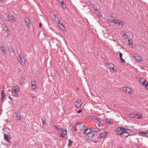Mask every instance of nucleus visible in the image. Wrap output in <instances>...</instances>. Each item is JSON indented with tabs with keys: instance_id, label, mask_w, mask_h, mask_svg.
<instances>
[{
	"instance_id": "32",
	"label": "nucleus",
	"mask_w": 148,
	"mask_h": 148,
	"mask_svg": "<svg viewBox=\"0 0 148 148\" xmlns=\"http://www.w3.org/2000/svg\"><path fill=\"white\" fill-rule=\"evenodd\" d=\"M8 18L10 20H12L13 21H14V18L12 16H8Z\"/></svg>"
},
{
	"instance_id": "39",
	"label": "nucleus",
	"mask_w": 148,
	"mask_h": 148,
	"mask_svg": "<svg viewBox=\"0 0 148 148\" xmlns=\"http://www.w3.org/2000/svg\"><path fill=\"white\" fill-rule=\"evenodd\" d=\"M102 124V123H99L98 124V126H101V125Z\"/></svg>"
},
{
	"instance_id": "38",
	"label": "nucleus",
	"mask_w": 148,
	"mask_h": 148,
	"mask_svg": "<svg viewBox=\"0 0 148 148\" xmlns=\"http://www.w3.org/2000/svg\"><path fill=\"white\" fill-rule=\"evenodd\" d=\"M119 58L122 57V53H121L120 52L119 53Z\"/></svg>"
},
{
	"instance_id": "37",
	"label": "nucleus",
	"mask_w": 148,
	"mask_h": 148,
	"mask_svg": "<svg viewBox=\"0 0 148 148\" xmlns=\"http://www.w3.org/2000/svg\"><path fill=\"white\" fill-rule=\"evenodd\" d=\"M82 111V110H79L78 111H77V112L78 113H81Z\"/></svg>"
},
{
	"instance_id": "24",
	"label": "nucleus",
	"mask_w": 148,
	"mask_h": 148,
	"mask_svg": "<svg viewBox=\"0 0 148 148\" xmlns=\"http://www.w3.org/2000/svg\"><path fill=\"white\" fill-rule=\"evenodd\" d=\"M147 132H143V131H140L139 132V134H141L140 135L143 136L145 137L146 136V134Z\"/></svg>"
},
{
	"instance_id": "12",
	"label": "nucleus",
	"mask_w": 148,
	"mask_h": 148,
	"mask_svg": "<svg viewBox=\"0 0 148 148\" xmlns=\"http://www.w3.org/2000/svg\"><path fill=\"white\" fill-rule=\"evenodd\" d=\"M139 82L141 84L143 85H144V84L146 83L147 81H146L144 79L141 78L139 79Z\"/></svg>"
},
{
	"instance_id": "13",
	"label": "nucleus",
	"mask_w": 148,
	"mask_h": 148,
	"mask_svg": "<svg viewBox=\"0 0 148 148\" xmlns=\"http://www.w3.org/2000/svg\"><path fill=\"white\" fill-rule=\"evenodd\" d=\"M31 86L33 90H35L37 88V86L36 85V83L35 81H32Z\"/></svg>"
},
{
	"instance_id": "2",
	"label": "nucleus",
	"mask_w": 148,
	"mask_h": 148,
	"mask_svg": "<svg viewBox=\"0 0 148 148\" xmlns=\"http://www.w3.org/2000/svg\"><path fill=\"white\" fill-rule=\"evenodd\" d=\"M109 21L116 25H121L123 26L124 24L123 21L120 20H116L112 17H110L109 19Z\"/></svg>"
},
{
	"instance_id": "22",
	"label": "nucleus",
	"mask_w": 148,
	"mask_h": 148,
	"mask_svg": "<svg viewBox=\"0 0 148 148\" xmlns=\"http://www.w3.org/2000/svg\"><path fill=\"white\" fill-rule=\"evenodd\" d=\"M95 13L97 15V16L99 17L100 18L101 17V15H100V14L98 10L97 9H95Z\"/></svg>"
},
{
	"instance_id": "26",
	"label": "nucleus",
	"mask_w": 148,
	"mask_h": 148,
	"mask_svg": "<svg viewBox=\"0 0 148 148\" xmlns=\"http://www.w3.org/2000/svg\"><path fill=\"white\" fill-rule=\"evenodd\" d=\"M106 121L109 123H112L113 122V121L111 119H106Z\"/></svg>"
},
{
	"instance_id": "16",
	"label": "nucleus",
	"mask_w": 148,
	"mask_h": 148,
	"mask_svg": "<svg viewBox=\"0 0 148 148\" xmlns=\"http://www.w3.org/2000/svg\"><path fill=\"white\" fill-rule=\"evenodd\" d=\"M77 126L79 128V129L83 130L84 128V124L79 123L77 125Z\"/></svg>"
},
{
	"instance_id": "46",
	"label": "nucleus",
	"mask_w": 148,
	"mask_h": 148,
	"mask_svg": "<svg viewBox=\"0 0 148 148\" xmlns=\"http://www.w3.org/2000/svg\"><path fill=\"white\" fill-rule=\"evenodd\" d=\"M39 25L40 27H41V23H40L39 24Z\"/></svg>"
},
{
	"instance_id": "23",
	"label": "nucleus",
	"mask_w": 148,
	"mask_h": 148,
	"mask_svg": "<svg viewBox=\"0 0 148 148\" xmlns=\"http://www.w3.org/2000/svg\"><path fill=\"white\" fill-rule=\"evenodd\" d=\"M16 115L17 119L18 120H20L21 119V115L18 112L16 113Z\"/></svg>"
},
{
	"instance_id": "44",
	"label": "nucleus",
	"mask_w": 148,
	"mask_h": 148,
	"mask_svg": "<svg viewBox=\"0 0 148 148\" xmlns=\"http://www.w3.org/2000/svg\"><path fill=\"white\" fill-rule=\"evenodd\" d=\"M58 25L60 27V26H61V25L62 26V25L61 24H60V23H59V24H58Z\"/></svg>"
},
{
	"instance_id": "34",
	"label": "nucleus",
	"mask_w": 148,
	"mask_h": 148,
	"mask_svg": "<svg viewBox=\"0 0 148 148\" xmlns=\"http://www.w3.org/2000/svg\"><path fill=\"white\" fill-rule=\"evenodd\" d=\"M42 122L43 123V125L45 124V119H42Z\"/></svg>"
},
{
	"instance_id": "6",
	"label": "nucleus",
	"mask_w": 148,
	"mask_h": 148,
	"mask_svg": "<svg viewBox=\"0 0 148 148\" xmlns=\"http://www.w3.org/2000/svg\"><path fill=\"white\" fill-rule=\"evenodd\" d=\"M122 90L125 91L126 93H128L130 94L133 93V90L128 87H123L121 88Z\"/></svg>"
},
{
	"instance_id": "4",
	"label": "nucleus",
	"mask_w": 148,
	"mask_h": 148,
	"mask_svg": "<svg viewBox=\"0 0 148 148\" xmlns=\"http://www.w3.org/2000/svg\"><path fill=\"white\" fill-rule=\"evenodd\" d=\"M17 59L18 61L23 66H25V63L24 60V58L21 55H18Z\"/></svg>"
},
{
	"instance_id": "47",
	"label": "nucleus",
	"mask_w": 148,
	"mask_h": 148,
	"mask_svg": "<svg viewBox=\"0 0 148 148\" xmlns=\"http://www.w3.org/2000/svg\"><path fill=\"white\" fill-rule=\"evenodd\" d=\"M3 0H0V1H2Z\"/></svg>"
},
{
	"instance_id": "8",
	"label": "nucleus",
	"mask_w": 148,
	"mask_h": 148,
	"mask_svg": "<svg viewBox=\"0 0 148 148\" xmlns=\"http://www.w3.org/2000/svg\"><path fill=\"white\" fill-rule=\"evenodd\" d=\"M82 103L80 100H78L75 103V106L77 108H79L81 107Z\"/></svg>"
},
{
	"instance_id": "31",
	"label": "nucleus",
	"mask_w": 148,
	"mask_h": 148,
	"mask_svg": "<svg viewBox=\"0 0 148 148\" xmlns=\"http://www.w3.org/2000/svg\"><path fill=\"white\" fill-rule=\"evenodd\" d=\"M119 58L120 60V62L122 63H124L125 62V60L124 59H123L122 58V57H120Z\"/></svg>"
},
{
	"instance_id": "29",
	"label": "nucleus",
	"mask_w": 148,
	"mask_h": 148,
	"mask_svg": "<svg viewBox=\"0 0 148 148\" xmlns=\"http://www.w3.org/2000/svg\"><path fill=\"white\" fill-rule=\"evenodd\" d=\"M54 127L56 128L58 132H60L62 131V129L61 128H59L56 126H54Z\"/></svg>"
},
{
	"instance_id": "9",
	"label": "nucleus",
	"mask_w": 148,
	"mask_h": 148,
	"mask_svg": "<svg viewBox=\"0 0 148 148\" xmlns=\"http://www.w3.org/2000/svg\"><path fill=\"white\" fill-rule=\"evenodd\" d=\"M4 139L8 142H10V140L11 139V138L10 135H8L7 134H4Z\"/></svg>"
},
{
	"instance_id": "3",
	"label": "nucleus",
	"mask_w": 148,
	"mask_h": 148,
	"mask_svg": "<svg viewBox=\"0 0 148 148\" xmlns=\"http://www.w3.org/2000/svg\"><path fill=\"white\" fill-rule=\"evenodd\" d=\"M12 90V94H14L13 95L17 96L18 95V93L20 92V88L19 87L16 86L14 87Z\"/></svg>"
},
{
	"instance_id": "36",
	"label": "nucleus",
	"mask_w": 148,
	"mask_h": 148,
	"mask_svg": "<svg viewBox=\"0 0 148 148\" xmlns=\"http://www.w3.org/2000/svg\"><path fill=\"white\" fill-rule=\"evenodd\" d=\"M146 89L148 90V82H146Z\"/></svg>"
},
{
	"instance_id": "14",
	"label": "nucleus",
	"mask_w": 148,
	"mask_h": 148,
	"mask_svg": "<svg viewBox=\"0 0 148 148\" xmlns=\"http://www.w3.org/2000/svg\"><path fill=\"white\" fill-rule=\"evenodd\" d=\"M130 116H131L134 117L137 116H138L139 117L137 118L138 119H140L141 116V115L140 114L138 113H136V114H134L133 113H131L130 114Z\"/></svg>"
},
{
	"instance_id": "35",
	"label": "nucleus",
	"mask_w": 148,
	"mask_h": 148,
	"mask_svg": "<svg viewBox=\"0 0 148 148\" xmlns=\"http://www.w3.org/2000/svg\"><path fill=\"white\" fill-rule=\"evenodd\" d=\"M55 19L56 20V21L57 23L59 22V20L58 18L57 17H55Z\"/></svg>"
},
{
	"instance_id": "21",
	"label": "nucleus",
	"mask_w": 148,
	"mask_h": 148,
	"mask_svg": "<svg viewBox=\"0 0 148 148\" xmlns=\"http://www.w3.org/2000/svg\"><path fill=\"white\" fill-rule=\"evenodd\" d=\"M0 49L3 53H6V50L2 44H1V46L0 47Z\"/></svg>"
},
{
	"instance_id": "7",
	"label": "nucleus",
	"mask_w": 148,
	"mask_h": 148,
	"mask_svg": "<svg viewBox=\"0 0 148 148\" xmlns=\"http://www.w3.org/2000/svg\"><path fill=\"white\" fill-rule=\"evenodd\" d=\"M58 135L60 137H64L67 134V131L65 129L62 130V131L60 132H58Z\"/></svg>"
},
{
	"instance_id": "33",
	"label": "nucleus",
	"mask_w": 148,
	"mask_h": 148,
	"mask_svg": "<svg viewBox=\"0 0 148 148\" xmlns=\"http://www.w3.org/2000/svg\"><path fill=\"white\" fill-rule=\"evenodd\" d=\"M58 1L60 3L62 4V5H63L64 3H63V0H58Z\"/></svg>"
},
{
	"instance_id": "5",
	"label": "nucleus",
	"mask_w": 148,
	"mask_h": 148,
	"mask_svg": "<svg viewBox=\"0 0 148 148\" xmlns=\"http://www.w3.org/2000/svg\"><path fill=\"white\" fill-rule=\"evenodd\" d=\"M107 67L110 69V72L112 73L116 72L117 71V70L114 68V65L111 63L106 64Z\"/></svg>"
},
{
	"instance_id": "30",
	"label": "nucleus",
	"mask_w": 148,
	"mask_h": 148,
	"mask_svg": "<svg viewBox=\"0 0 148 148\" xmlns=\"http://www.w3.org/2000/svg\"><path fill=\"white\" fill-rule=\"evenodd\" d=\"M9 51L10 52L13 53L14 52V48L12 47H10L9 48Z\"/></svg>"
},
{
	"instance_id": "41",
	"label": "nucleus",
	"mask_w": 148,
	"mask_h": 148,
	"mask_svg": "<svg viewBox=\"0 0 148 148\" xmlns=\"http://www.w3.org/2000/svg\"><path fill=\"white\" fill-rule=\"evenodd\" d=\"M146 136L145 137H147L148 138V132H147V134H146Z\"/></svg>"
},
{
	"instance_id": "1",
	"label": "nucleus",
	"mask_w": 148,
	"mask_h": 148,
	"mask_svg": "<svg viewBox=\"0 0 148 148\" xmlns=\"http://www.w3.org/2000/svg\"><path fill=\"white\" fill-rule=\"evenodd\" d=\"M118 132V134L122 135L123 136L127 137L129 135L128 130L123 127H119L116 129Z\"/></svg>"
},
{
	"instance_id": "40",
	"label": "nucleus",
	"mask_w": 148,
	"mask_h": 148,
	"mask_svg": "<svg viewBox=\"0 0 148 148\" xmlns=\"http://www.w3.org/2000/svg\"><path fill=\"white\" fill-rule=\"evenodd\" d=\"M123 36L124 37L125 36H126V37H128V36L127 35H126V34H123Z\"/></svg>"
},
{
	"instance_id": "17",
	"label": "nucleus",
	"mask_w": 148,
	"mask_h": 148,
	"mask_svg": "<svg viewBox=\"0 0 148 148\" xmlns=\"http://www.w3.org/2000/svg\"><path fill=\"white\" fill-rule=\"evenodd\" d=\"M25 21L26 25L28 26V27H29L31 23L29 19L26 18L25 19Z\"/></svg>"
},
{
	"instance_id": "25",
	"label": "nucleus",
	"mask_w": 148,
	"mask_h": 148,
	"mask_svg": "<svg viewBox=\"0 0 148 148\" xmlns=\"http://www.w3.org/2000/svg\"><path fill=\"white\" fill-rule=\"evenodd\" d=\"M90 118L93 119H95V120H97L98 121H99L100 120V119L99 118L97 117V116H90Z\"/></svg>"
},
{
	"instance_id": "27",
	"label": "nucleus",
	"mask_w": 148,
	"mask_h": 148,
	"mask_svg": "<svg viewBox=\"0 0 148 148\" xmlns=\"http://www.w3.org/2000/svg\"><path fill=\"white\" fill-rule=\"evenodd\" d=\"M128 39V45H129L130 47H132V45L131 42H130V40L128 39Z\"/></svg>"
},
{
	"instance_id": "11",
	"label": "nucleus",
	"mask_w": 148,
	"mask_h": 148,
	"mask_svg": "<svg viewBox=\"0 0 148 148\" xmlns=\"http://www.w3.org/2000/svg\"><path fill=\"white\" fill-rule=\"evenodd\" d=\"M133 57L136 60L138 61H142V58L140 56L137 55L136 54H134V55Z\"/></svg>"
},
{
	"instance_id": "19",
	"label": "nucleus",
	"mask_w": 148,
	"mask_h": 148,
	"mask_svg": "<svg viewBox=\"0 0 148 148\" xmlns=\"http://www.w3.org/2000/svg\"><path fill=\"white\" fill-rule=\"evenodd\" d=\"M2 27L3 28V29L4 31L8 32V31L9 30L8 27L6 26L5 24H3L2 25Z\"/></svg>"
},
{
	"instance_id": "20",
	"label": "nucleus",
	"mask_w": 148,
	"mask_h": 148,
	"mask_svg": "<svg viewBox=\"0 0 148 148\" xmlns=\"http://www.w3.org/2000/svg\"><path fill=\"white\" fill-rule=\"evenodd\" d=\"M5 95L4 92L3 90H2V91L1 92V101L2 102H3V98L5 97Z\"/></svg>"
},
{
	"instance_id": "42",
	"label": "nucleus",
	"mask_w": 148,
	"mask_h": 148,
	"mask_svg": "<svg viewBox=\"0 0 148 148\" xmlns=\"http://www.w3.org/2000/svg\"><path fill=\"white\" fill-rule=\"evenodd\" d=\"M143 86H144L145 88H146V83L144 85H143Z\"/></svg>"
},
{
	"instance_id": "43",
	"label": "nucleus",
	"mask_w": 148,
	"mask_h": 148,
	"mask_svg": "<svg viewBox=\"0 0 148 148\" xmlns=\"http://www.w3.org/2000/svg\"><path fill=\"white\" fill-rule=\"evenodd\" d=\"M9 98L11 100H12V99L10 96H9Z\"/></svg>"
},
{
	"instance_id": "10",
	"label": "nucleus",
	"mask_w": 148,
	"mask_h": 148,
	"mask_svg": "<svg viewBox=\"0 0 148 148\" xmlns=\"http://www.w3.org/2000/svg\"><path fill=\"white\" fill-rule=\"evenodd\" d=\"M93 130V128L86 129L84 130V134H86V135H87Z\"/></svg>"
},
{
	"instance_id": "15",
	"label": "nucleus",
	"mask_w": 148,
	"mask_h": 148,
	"mask_svg": "<svg viewBox=\"0 0 148 148\" xmlns=\"http://www.w3.org/2000/svg\"><path fill=\"white\" fill-rule=\"evenodd\" d=\"M95 130H93L91 132H90L89 134L87 135H86V136H87L88 137L90 138H92L93 137V136L94 135V132Z\"/></svg>"
},
{
	"instance_id": "18",
	"label": "nucleus",
	"mask_w": 148,
	"mask_h": 148,
	"mask_svg": "<svg viewBox=\"0 0 148 148\" xmlns=\"http://www.w3.org/2000/svg\"><path fill=\"white\" fill-rule=\"evenodd\" d=\"M106 132H104L100 134L99 136L102 138H104L106 137Z\"/></svg>"
},
{
	"instance_id": "45",
	"label": "nucleus",
	"mask_w": 148,
	"mask_h": 148,
	"mask_svg": "<svg viewBox=\"0 0 148 148\" xmlns=\"http://www.w3.org/2000/svg\"><path fill=\"white\" fill-rule=\"evenodd\" d=\"M58 25L60 27V26H61V25L62 26V25L61 24H60V23H59V24H58Z\"/></svg>"
},
{
	"instance_id": "28",
	"label": "nucleus",
	"mask_w": 148,
	"mask_h": 148,
	"mask_svg": "<svg viewBox=\"0 0 148 148\" xmlns=\"http://www.w3.org/2000/svg\"><path fill=\"white\" fill-rule=\"evenodd\" d=\"M72 141H71V140H69V144L68 145V146H71L72 145Z\"/></svg>"
}]
</instances>
